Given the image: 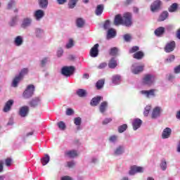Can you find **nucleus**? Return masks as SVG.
<instances>
[{"mask_svg": "<svg viewBox=\"0 0 180 180\" xmlns=\"http://www.w3.org/2000/svg\"><path fill=\"white\" fill-rule=\"evenodd\" d=\"M114 25H115V26L122 25L123 26H126L127 27H130V26H131V13H125L123 14L122 17L120 14L115 15L114 20Z\"/></svg>", "mask_w": 180, "mask_h": 180, "instance_id": "f257e3e1", "label": "nucleus"}, {"mask_svg": "<svg viewBox=\"0 0 180 180\" xmlns=\"http://www.w3.org/2000/svg\"><path fill=\"white\" fill-rule=\"evenodd\" d=\"M35 87L33 84H29L27 86L25 90L22 93V97L24 99H30L33 95H34Z\"/></svg>", "mask_w": 180, "mask_h": 180, "instance_id": "f03ea898", "label": "nucleus"}, {"mask_svg": "<svg viewBox=\"0 0 180 180\" xmlns=\"http://www.w3.org/2000/svg\"><path fill=\"white\" fill-rule=\"evenodd\" d=\"M144 171H145L144 167L134 165V166L131 167L130 169L129 170L128 174L130 176H134V175H136V174H143V172H144Z\"/></svg>", "mask_w": 180, "mask_h": 180, "instance_id": "7ed1b4c3", "label": "nucleus"}, {"mask_svg": "<svg viewBox=\"0 0 180 180\" xmlns=\"http://www.w3.org/2000/svg\"><path fill=\"white\" fill-rule=\"evenodd\" d=\"M74 71H75L74 66H65L61 69V74L68 78V77H71L74 74Z\"/></svg>", "mask_w": 180, "mask_h": 180, "instance_id": "20e7f679", "label": "nucleus"}, {"mask_svg": "<svg viewBox=\"0 0 180 180\" xmlns=\"http://www.w3.org/2000/svg\"><path fill=\"white\" fill-rule=\"evenodd\" d=\"M126 153V146L124 145H118L112 152L114 157H120Z\"/></svg>", "mask_w": 180, "mask_h": 180, "instance_id": "39448f33", "label": "nucleus"}, {"mask_svg": "<svg viewBox=\"0 0 180 180\" xmlns=\"http://www.w3.org/2000/svg\"><path fill=\"white\" fill-rule=\"evenodd\" d=\"M155 77L153 75H146L143 78L142 82L143 85H153L155 82Z\"/></svg>", "mask_w": 180, "mask_h": 180, "instance_id": "423d86ee", "label": "nucleus"}, {"mask_svg": "<svg viewBox=\"0 0 180 180\" xmlns=\"http://www.w3.org/2000/svg\"><path fill=\"white\" fill-rule=\"evenodd\" d=\"M155 92H157V89H152L150 90H142L140 91V94L145 96V98H155L156 94Z\"/></svg>", "mask_w": 180, "mask_h": 180, "instance_id": "0eeeda50", "label": "nucleus"}, {"mask_svg": "<svg viewBox=\"0 0 180 180\" xmlns=\"http://www.w3.org/2000/svg\"><path fill=\"white\" fill-rule=\"evenodd\" d=\"M33 20L30 17L24 18L21 22V27L22 29H27V27H30L32 26V22Z\"/></svg>", "mask_w": 180, "mask_h": 180, "instance_id": "6e6552de", "label": "nucleus"}, {"mask_svg": "<svg viewBox=\"0 0 180 180\" xmlns=\"http://www.w3.org/2000/svg\"><path fill=\"white\" fill-rule=\"evenodd\" d=\"M30 110V108L28 105H23L19 109V115L20 117H27V115H29Z\"/></svg>", "mask_w": 180, "mask_h": 180, "instance_id": "1a4fd4ad", "label": "nucleus"}, {"mask_svg": "<svg viewBox=\"0 0 180 180\" xmlns=\"http://www.w3.org/2000/svg\"><path fill=\"white\" fill-rule=\"evenodd\" d=\"M162 112V108L161 107H155L151 113L152 119H158L161 116V112Z\"/></svg>", "mask_w": 180, "mask_h": 180, "instance_id": "9d476101", "label": "nucleus"}, {"mask_svg": "<svg viewBox=\"0 0 180 180\" xmlns=\"http://www.w3.org/2000/svg\"><path fill=\"white\" fill-rule=\"evenodd\" d=\"M176 44L175 41H171L168 42L165 46V53H172L175 50Z\"/></svg>", "mask_w": 180, "mask_h": 180, "instance_id": "9b49d317", "label": "nucleus"}, {"mask_svg": "<svg viewBox=\"0 0 180 180\" xmlns=\"http://www.w3.org/2000/svg\"><path fill=\"white\" fill-rule=\"evenodd\" d=\"M33 16L37 22H39L40 20L44 18V11L38 9L34 12Z\"/></svg>", "mask_w": 180, "mask_h": 180, "instance_id": "f8f14e48", "label": "nucleus"}, {"mask_svg": "<svg viewBox=\"0 0 180 180\" xmlns=\"http://www.w3.org/2000/svg\"><path fill=\"white\" fill-rule=\"evenodd\" d=\"M131 70L133 74H139L144 70V65H139V64L134 63L132 65Z\"/></svg>", "mask_w": 180, "mask_h": 180, "instance_id": "ddd939ff", "label": "nucleus"}, {"mask_svg": "<svg viewBox=\"0 0 180 180\" xmlns=\"http://www.w3.org/2000/svg\"><path fill=\"white\" fill-rule=\"evenodd\" d=\"M13 103L14 101L12 99L6 101L3 108V112L4 113H8V112H11V110H12V106H13Z\"/></svg>", "mask_w": 180, "mask_h": 180, "instance_id": "4468645a", "label": "nucleus"}, {"mask_svg": "<svg viewBox=\"0 0 180 180\" xmlns=\"http://www.w3.org/2000/svg\"><path fill=\"white\" fill-rule=\"evenodd\" d=\"M28 104L31 108H37L39 105H41V99L39 97H35L30 101Z\"/></svg>", "mask_w": 180, "mask_h": 180, "instance_id": "2eb2a0df", "label": "nucleus"}, {"mask_svg": "<svg viewBox=\"0 0 180 180\" xmlns=\"http://www.w3.org/2000/svg\"><path fill=\"white\" fill-rule=\"evenodd\" d=\"M23 36L18 35L14 38L13 44L15 47H20L21 46H23Z\"/></svg>", "mask_w": 180, "mask_h": 180, "instance_id": "dca6fc26", "label": "nucleus"}, {"mask_svg": "<svg viewBox=\"0 0 180 180\" xmlns=\"http://www.w3.org/2000/svg\"><path fill=\"white\" fill-rule=\"evenodd\" d=\"M101 101H103V97L97 96L93 98L90 101L91 106H98L101 103Z\"/></svg>", "mask_w": 180, "mask_h": 180, "instance_id": "f3484780", "label": "nucleus"}, {"mask_svg": "<svg viewBox=\"0 0 180 180\" xmlns=\"http://www.w3.org/2000/svg\"><path fill=\"white\" fill-rule=\"evenodd\" d=\"M99 44H96L90 50V56L91 57L95 58L98 57V54H99Z\"/></svg>", "mask_w": 180, "mask_h": 180, "instance_id": "a211bd4d", "label": "nucleus"}, {"mask_svg": "<svg viewBox=\"0 0 180 180\" xmlns=\"http://www.w3.org/2000/svg\"><path fill=\"white\" fill-rule=\"evenodd\" d=\"M172 133V129H171V128L169 127H166L162 131V139H169V137H171Z\"/></svg>", "mask_w": 180, "mask_h": 180, "instance_id": "6ab92c4d", "label": "nucleus"}, {"mask_svg": "<svg viewBox=\"0 0 180 180\" xmlns=\"http://www.w3.org/2000/svg\"><path fill=\"white\" fill-rule=\"evenodd\" d=\"M34 34L37 39H43V37H44V30L37 27L34 29Z\"/></svg>", "mask_w": 180, "mask_h": 180, "instance_id": "aec40b11", "label": "nucleus"}, {"mask_svg": "<svg viewBox=\"0 0 180 180\" xmlns=\"http://www.w3.org/2000/svg\"><path fill=\"white\" fill-rule=\"evenodd\" d=\"M161 1L160 0H156L153 2V4L150 6V10L152 12H157L158 9H160V7L161 6Z\"/></svg>", "mask_w": 180, "mask_h": 180, "instance_id": "412c9836", "label": "nucleus"}, {"mask_svg": "<svg viewBox=\"0 0 180 180\" xmlns=\"http://www.w3.org/2000/svg\"><path fill=\"white\" fill-rule=\"evenodd\" d=\"M108 106H109V103H108V101L101 102L98 107L99 112H101L102 114L105 113V112L108 110Z\"/></svg>", "mask_w": 180, "mask_h": 180, "instance_id": "4be33fe9", "label": "nucleus"}, {"mask_svg": "<svg viewBox=\"0 0 180 180\" xmlns=\"http://www.w3.org/2000/svg\"><path fill=\"white\" fill-rule=\"evenodd\" d=\"M143 123V121L139 118H136L132 122L133 129L134 131L138 130V129H140L141 127V124Z\"/></svg>", "mask_w": 180, "mask_h": 180, "instance_id": "5701e85b", "label": "nucleus"}, {"mask_svg": "<svg viewBox=\"0 0 180 180\" xmlns=\"http://www.w3.org/2000/svg\"><path fill=\"white\" fill-rule=\"evenodd\" d=\"M116 37V30L113 28H110L107 32V39L108 40L110 39H115Z\"/></svg>", "mask_w": 180, "mask_h": 180, "instance_id": "b1692460", "label": "nucleus"}, {"mask_svg": "<svg viewBox=\"0 0 180 180\" xmlns=\"http://www.w3.org/2000/svg\"><path fill=\"white\" fill-rule=\"evenodd\" d=\"M122 81V77L119 75H115L112 77V82L114 85H119Z\"/></svg>", "mask_w": 180, "mask_h": 180, "instance_id": "393cba45", "label": "nucleus"}, {"mask_svg": "<svg viewBox=\"0 0 180 180\" xmlns=\"http://www.w3.org/2000/svg\"><path fill=\"white\" fill-rule=\"evenodd\" d=\"M38 4L41 9H47L49 6V0H39Z\"/></svg>", "mask_w": 180, "mask_h": 180, "instance_id": "a878e982", "label": "nucleus"}, {"mask_svg": "<svg viewBox=\"0 0 180 180\" xmlns=\"http://www.w3.org/2000/svg\"><path fill=\"white\" fill-rule=\"evenodd\" d=\"M109 68L114 69L115 67H117V60L116 58H112L108 63Z\"/></svg>", "mask_w": 180, "mask_h": 180, "instance_id": "bb28decb", "label": "nucleus"}, {"mask_svg": "<svg viewBox=\"0 0 180 180\" xmlns=\"http://www.w3.org/2000/svg\"><path fill=\"white\" fill-rule=\"evenodd\" d=\"M103 9H104L103 4L98 5L95 11V13L96 16H101V15L103 13Z\"/></svg>", "mask_w": 180, "mask_h": 180, "instance_id": "cd10ccee", "label": "nucleus"}, {"mask_svg": "<svg viewBox=\"0 0 180 180\" xmlns=\"http://www.w3.org/2000/svg\"><path fill=\"white\" fill-rule=\"evenodd\" d=\"M65 155H67V157H69V158H75V157H77V155H78V153L77 152V150H68L65 152Z\"/></svg>", "mask_w": 180, "mask_h": 180, "instance_id": "c85d7f7f", "label": "nucleus"}, {"mask_svg": "<svg viewBox=\"0 0 180 180\" xmlns=\"http://www.w3.org/2000/svg\"><path fill=\"white\" fill-rule=\"evenodd\" d=\"M165 32V28L164 27H158L155 30V34L158 37H160V36H162Z\"/></svg>", "mask_w": 180, "mask_h": 180, "instance_id": "c756f323", "label": "nucleus"}, {"mask_svg": "<svg viewBox=\"0 0 180 180\" xmlns=\"http://www.w3.org/2000/svg\"><path fill=\"white\" fill-rule=\"evenodd\" d=\"M168 16H169V13H168V11H163L159 16L158 21L164 22V20H165L168 18Z\"/></svg>", "mask_w": 180, "mask_h": 180, "instance_id": "7c9ffc66", "label": "nucleus"}, {"mask_svg": "<svg viewBox=\"0 0 180 180\" xmlns=\"http://www.w3.org/2000/svg\"><path fill=\"white\" fill-rule=\"evenodd\" d=\"M76 94L79 98H85V96H86V90L79 89L76 91Z\"/></svg>", "mask_w": 180, "mask_h": 180, "instance_id": "2f4dec72", "label": "nucleus"}, {"mask_svg": "<svg viewBox=\"0 0 180 180\" xmlns=\"http://www.w3.org/2000/svg\"><path fill=\"white\" fill-rule=\"evenodd\" d=\"M108 141L111 143V144H116V143L119 141V136L111 135L108 139Z\"/></svg>", "mask_w": 180, "mask_h": 180, "instance_id": "473e14b6", "label": "nucleus"}, {"mask_svg": "<svg viewBox=\"0 0 180 180\" xmlns=\"http://www.w3.org/2000/svg\"><path fill=\"white\" fill-rule=\"evenodd\" d=\"M20 81H22V79L20 77H18V75H16L13 80V82L11 84L13 88H16L18 86V84L20 82Z\"/></svg>", "mask_w": 180, "mask_h": 180, "instance_id": "72a5a7b5", "label": "nucleus"}, {"mask_svg": "<svg viewBox=\"0 0 180 180\" xmlns=\"http://www.w3.org/2000/svg\"><path fill=\"white\" fill-rule=\"evenodd\" d=\"M28 72H29V69L27 68H25L21 70L19 75L17 76H18L21 79H23V77H25V75H27Z\"/></svg>", "mask_w": 180, "mask_h": 180, "instance_id": "f704fd0d", "label": "nucleus"}, {"mask_svg": "<svg viewBox=\"0 0 180 180\" xmlns=\"http://www.w3.org/2000/svg\"><path fill=\"white\" fill-rule=\"evenodd\" d=\"M133 57L136 60H141L144 57V53L143 51H137L133 55Z\"/></svg>", "mask_w": 180, "mask_h": 180, "instance_id": "c9c22d12", "label": "nucleus"}, {"mask_svg": "<svg viewBox=\"0 0 180 180\" xmlns=\"http://www.w3.org/2000/svg\"><path fill=\"white\" fill-rule=\"evenodd\" d=\"M41 162L44 166L47 165V163L50 162V156L49 155H45V156L41 159Z\"/></svg>", "mask_w": 180, "mask_h": 180, "instance_id": "e433bc0d", "label": "nucleus"}, {"mask_svg": "<svg viewBox=\"0 0 180 180\" xmlns=\"http://www.w3.org/2000/svg\"><path fill=\"white\" fill-rule=\"evenodd\" d=\"M74 46H75V42L74 41V39H70L65 45V49H72Z\"/></svg>", "mask_w": 180, "mask_h": 180, "instance_id": "4c0bfd02", "label": "nucleus"}, {"mask_svg": "<svg viewBox=\"0 0 180 180\" xmlns=\"http://www.w3.org/2000/svg\"><path fill=\"white\" fill-rule=\"evenodd\" d=\"M169 12H176L178 11V4L174 3L172 4L168 8Z\"/></svg>", "mask_w": 180, "mask_h": 180, "instance_id": "58836bf2", "label": "nucleus"}, {"mask_svg": "<svg viewBox=\"0 0 180 180\" xmlns=\"http://www.w3.org/2000/svg\"><path fill=\"white\" fill-rule=\"evenodd\" d=\"M74 123L76 126H77V130H81V123L82 119L79 117H75L74 120Z\"/></svg>", "mask_w": 180, "mask_h": 180, "instance_id": "ea45409f", "label": "nucleus"}, {"mask_svg": "<svg viewBox=\"0 0 180 180\" xmlns=\"http://www.w3.org/2000/svg\"><path fill=\"white\" fill-rule=\"evenodd\" d=\"M160 169L162 171H166L167 170V160L165 159H162L161 160V162L160 164Z\"/></svg>", "mask_w": 180, "mask_h": 180, "instance_id": "a19ab883", "label": "nucleus"}, {"mask_svg": "<svg viewBox=\"0 0 180 180\" xmlns=\"http://www.w3.org/2000/svg\"><path fill=\"white\" fill-rule=\"evenodd\" d=\"M85 24V21L82 18H77L76 20V25L78 27H84V25Z\"/></svg>", "mask_w": 180, "mask_h": 180, "instance_id": "79ce46f5", "label": "nucleus"}, {"mask_svg": "<svg viewBox=\"0 0 180 180\" xmlns=\"http://www.w3.org/2000/svg\"><path fill=\"white\" fill-rule=\"evenodd\" d=\"M103 85H105L104 79L98 80L96 84V86L98 89H102V88H103Z\"/></svg>", "mask_w": 180, "mask_h": 180, "instance_id": "37998d69", "label": "nucleus"}, {"mask_svg": "<svg viewBox=\"0 0 180 180\" xmlns=\"http://www.w3.org/2000/svg\"><path fill=\"white\" fill-rule=\"evenodd\" d=\"M78 0H70L68 3L69 9H74L77 5Z\"/></svg>", "mask_w": 180, "mask_h": 180, "instance_id": "c03bdc74", "label": "nucleus"}, {"mask_svg": "<svg viewBox=\"0 0 180 180\" xmlns=\"http://www.w3.org/2000/svg\"><path fill=\"white\" fill-rule=\"evenodd\" d=\"M58 127L60 129V130L64 131L65 130L67 126L65 125V123L63 121H60L57 123Z\"/></svg>", "mask_w": 180, "mask_h": 180, "instance_id": "a18cd8bd", "label": "nucleus"}, {"mask_svg": "<svg viewBox=\"0 0 180 180\" xmlns=\"http://www.w3.org/2000/svg\"><path fill=\"white\" fill-rule=\"evenodd\" d=\"M127 130V124H124L120 127H118V131L119 133H124Z\"/></svg>", "mask_w": 180, "mask_h": 180, "instance_id": "49530a36", "label": "nucleus"}, {"mask_svg": "<svg viewBox=\"0 0 180 180\" xmlns=\"http://www.w3.org/2000/svg\"><path fill=\"white\" fill-rule=\"evenodd\" d=\"M64 54V49L63 48L59 47L56 52V56L58 57V58L63 57V55Z\"/></svg>", "mask_w": 180, "mask_h": 180, "instance_id": "de8ad7c7", "label": "nucleus"}, {"mask_svg": "<svg viewBox=\"0 0 180 180\" xmlns=\"http://www.w3.org/2000/svg\"><path fill=\"white\" fill-rule=\"evenodd\" d=\"M118 51H119V49H117L116 47L111 48L110 51V56H117Z\"/></svg>", "mask_w": 180, "mask_h": 180, "instance_id": "09e8293b", "label": "nucleus"}, {"mask_svg": "<svg viewBox=\"0 0 180 180\" xmlns=\"http://www.w3.org/2000/svg\"><path fill=\"white\" fill-rule=\"evenodd\" d=\"M151 110L150 105H146L143 112L144 116L147 117L150 114V111Z\"/></svg>", "mask_w": 180, "mask_h": 180, "instance_id": "8fccbe9b", "label": "nucleus"}, {"mask_svg": "<svg viewBox=\"0 0 180 180\" xmlns=\"http://www.w3.org/2000/svg\"><path fill=\"white\" fill-rule=\"evenodd\" d=\"M175 60V56L169 55L167 58L165 59V63H172Z\"/></svg>", "mask_w": 180, "mask_h": 180, "instance_id": "3c124183", "label": "nucleus"}, {"mask_svg": "<svg viewBox=\"0 0 180 180\" xmlns=\"http://www.w3.org/2000/svg\"><path fill=\"white\" fill-rule=\"evenodd\" d=\"M49 61H50V59L49 58H44L41 60V67H46V65H47Z\"/></svg>", "mask_w": 180, "mask_h": 180, "instance_id": "603ef678", "label": "nucleus"}, {"mask_svg": "<svg viewBox=\"0 0 180 180\" xmlns=\"http://www.w3.org/2000/svg\"><path fill=\"white\" fill-rule=\"evenodd\" d=\"M123 39L124 41L129 42L131 40V35L129 34H126L123 36Z\"/></svg>", "mask_w": 180, "mask_h": 180, "instance_id": "864d4df0", "label": "nucleus"}, {"mask_svg": "<svg viewBox=\"0 0 180 180\" xmlns=\"http://www.w3.org/2000/svg\"><path fill=\"white\" fill-rule=\"evenodd\" d=\"M140 50V48L139 46H133L129 49L130 54H133V53H136V51H139Z\"/></svg>", "mask_w": 180, "mask_h": 180, "instance_id": "5fc2aeb1", "label": "nucleus"}, {"mask_svg": "<svg viewBox=\"0 0 180 180\" xmlns=\"http://www.w3.org/2000/svg\"><path fill=\"white\" fill-rule=\"evenodd\" d=\"M103 27L105 29V30H108V29L109 30V27H110V21L109 20H107L104 25H103Z\"/></svg>", "mask_w": 180, "mask_h": 180, "instance_id": "6e6d98bb", "label": "nucleus"}, {"mask_svg": "<svg viewBox=\"0 0 180 180\" xmlns=\"http://www.w3.org/2000/svg\"><path fill=\"white\" fill-rule=\"evenodd\" d=\"M167 79L170 82H174V81L175 80V75H174V74H169Z\"/></svg>", "mask_w": 180, "mask_h": 180, "instance_id": "4d7b16f0", "label": "nucleus"}, {"mask_svg": "<svg viewBox=\"0 0 180 180\" xmlns=\"http://www.w3.org/2000/svg\"><path fill=\"white\" fill-rule=\"evenodd\" d=\"M66 115L67 116H72V115H74V110L72 108H68L66 110Z\"/></svg>", "mask_w": 180, "mask_h": 180, "instance_id": "13d9d810", "label": "nucleus"}, {"mask_svg": "<svg viewBox=\"0 0 180 180\" xmlns=\"http://www.w3.org/2000/svg\"><path fill=\"white\" fill-rule=\"evenodd\" d=\"M5 164L6 165V167H11V165H12V159H11L9 158L6 159Z\"/></svg>", "mask_w": 180, "mask_h": 180, "instance_id": "bf43d9fd", "label": "nucleus"}, {"mask_svg": "<svg viewBox=\"0 0 180 180\" xmlns=\"http://www.w3.org/2000/svg\"><path fill=\"white\" fill-rule=\"evenodd\" d=\"M67 166L68 167V168H74V167L75 166V162L74 161L68 162Z\"/></svg>", "mask_w": 180, "mask_h": 180, "instance_id": "052dcab7", "label": "nucleus"}, {"mask_svg": "<svg viewBox=\"0 0 180 180\" xmlns=\"http://www.w3.org/2000/svg\"><path fill=\"white\" fill-rule=\"evenodd\" d=\"M107 65H108V63H101V64L97 67V68H98V70H103V68H106Z\"/></svg>", "mask_w": 180, "mask_h": 180, "instance_id": "680f3d73", "label": "nucleus"}, {"mask_svg": "<svg viewBox=\"0 0 180 180\" xmlns=\"http://www.w3.org/2000/svg\"><path fill=\"white\" fill-rule=\"evenodd\" d=\"M15 5V0H11L8 3V9H12V6Z\"/></svg>", "mask_w": 180, "mask_h": 180, "instance_id": "e2e57ef3", "label": "nucleus"}, {"mask_svg": "<svg viewBox=\"0 0 180 180\" xmlns=\"http://www.w3.org/2000/svg\"><path fill=\"white\" fill-rule=\"evenodd\" d=\"M173 71L175 74H180V65L174 67Z\"/></svg>", "mask_w": 180, "mask_h": 180, "instance_id": "0e129e2a", "label": "nucleus"}, {"mask_svg": "<svg viewBox=\"0 0 180 180\" xmlns=\"http://www.w3.org/2000/svg\"><path fill=\"white\" fill-rule=\"evenodd\" d=\"M110 122H112V118L109 117V118L104 119L102 123L103 124L105 125V124H108V123H110Z\"/></svg>", "mask_w": 180, "mask_h": 180, "instance_id": "69168bd1", "label": "nucleus"}, {"mask_svg": "<svg viewBox=\"0 0 180 180\" xmlns=\"http://www.w3.org/2000/svg\"><path fill=\"white\" fill-rule=\"evenodd\" d=\"M18 18L17 17H13L11 20V22H10L11 26H13L16 23Z\"/></svg>", "mask_w": 180, "mask_h": 180, "instance_id": "338daca9", "label": "nucleus"}, {"mask_svg": "<svg viewBox=\"0 0 180 180\" xmlns=\"http://www.w3.org/2000/svg\"><path fill=\"white\" fill-rule=\"evenodd\" d=\"M176 153L180 154V140L177 143L176 148Z\"/></svg>", "mask_w": 180, "mask_h": 180, "instance_id": "774afa93", "label": "nucleus"}]
</instances>
